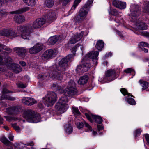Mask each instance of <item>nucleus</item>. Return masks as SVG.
<instances>
[{
  "label": "nucleus",
  "mask_w": 149,
  "mask_h": 149,
  "mask_svg": "<svg viewBox=\"0 0 149 149\" xmlns=\"http://www.w3.org/2000/svg\"><path fill=\"white\" fill-rule=\"evenodd\" d=\"M12 126L15 130L18 132H19L20 128L16 123L12 124Z\"/></svg>",
  "instance_id": "50"
},
{
  "label": "nucleus",
  "mask_w": 149,
  "mask_h": 149,
  "mask_svg": "<svg viewBox=\"0 0 149 149\" xmlns=\"http://www.w3.org/2000/svg\"><path fill=\"white\" fill-rule=\"evenodd\" d=\"M14 52L19 56L23 57L25 55L27 50L24 47H17L13 49Z\"/></svg>",
  "instance_id": "14"
},
{
  "label": "nucleus",
  "mask_w": 149,
  "mask_h": 149,
  "mask_svg": "<svg viewBox=\"0 0 149 149\" xmlns=\"http://www.w3.org/2000/svg\"><path fill=\"white\" fill-rule=\"evenodd\" d=\"M139 82L142 87V89L145 90L148 88V85L149 84V83L146 81L141 80H139Z\"/></svg>",
  "instance_id": "29"
},
{
  "label": "nucleus",
  "mask_w": 149,
  "mask_h": 149,
  "mask_svg": "<svg viewBox=\"0 0 149 149\" xmlns=\"http://www.w3.org/2000/svg\"><path fill=\"white\" fill-rule=\"evenodd\" d=\"M113 5L115 7L120 9H124L126 8V4L118 0H114L112 2Z\"/></svg>",
  "instance_id": "13"
},
{
  "label": "nucleus",
  "mask_w": 149,
  "mask_h": 149,
  "mask_svg": "<svg viewBox=\"0 0 149 149\" xmlns=\"http://www.w3.org/2000/svg\"><path fill=\"white\" fill-rule=\"evenodd\" d=\"M124 72L128 74L132 73V74H135V71L132 68H129L125 69L124 70Z\"/></svg>",
  "instance_id": "38"
},
{
  "label": "nucleus",
  "mask_w": 149,
  "mask_h": 149,
  "mask_svg": "<svg viewBox=\"0 0 149 149\" xmlns=\"http://www.w3.org/2000/svg\"><path fill=\"white\" fill-rule=\"evenodd\" d=\"M65 95L69 96H72L77 94V91L74 82L73 81L70 80L68 82V85L65 90L63 91Z\"/></svg>",
  "instance_id": "6"
},
{
  "label": "nucleus",
  "mask_w": 149,
  "mask_h": 149,
  "mask_svg": "<svg viewBox=\"0 0 149 149\" xmlns=\"http://www.w3.org/2000/svg\"><path fill=\"white\" fill-rule=\"evenodd\" d=\"M10 69L16 73H18L22 70L20 66L19 65L15 63H12L11 65Z\"/></svg>",
  "instance_id": "20"
},
{
  "label": "nucleus",
  "mask_w": 149,
  "mask_h": 149,
  "mask_svg": "<svg viewBox=\"0 0 149 149\" xmlns=\"http://www.w3.org/2000/svg\"><path fill=\"white\" fill-rule=\"evenodd\" d=\"M89 9L84 7H83L81 8L79 12V15L81 17H84L88 13V11Z\"/></svg>",
  "instance_id": "25"
},
{
  "label": "nucleus",
  "mask_w": 149,
  "mask_h": 149,
  "mask_svg": "<svg viewBox=\"0 0 149 149\" xmlns=\"http://www.w3.org/2000/svg\"><path fill=\"white\" fill-rule=\"evenodd\" d=\"M84 124L85 127L88 128L89 130L91 129V127L88 123L85 122L84 123Z\"/></svg>",
  "instance_id": "64"
},
{
  "label": "nucleus",
  "mask_w": 149,
  "mask_h": 149,
  "mask_svg": "<svg viewBox=\"0 0 149 149\" xmlns=\"http://www.w3.org/2000/svg\"><path fill=\"white\" fill-rule=\"evenodd\" d=\"M85 116L86 117L87 119L91 122L92 123L93 121V120L92 119V116H94L95 115H93L92 114H88L87 113H85Z\"/></svg>",
  "instance_id": "43"
},
{
  "label": "nucleus",
  "mask_w": 149,
  "mask_h": 149,
  "mask_svg": "<svg viewBox=\"0 0 149 149\" xmlns=\"http://www.w3.org/2000/svg\"><path fill=\"white\" fill-rule=\"evenodd\" d=\"M130 14L132 21L137 22V20L140 14L141 10L139 5L136 4L131 5L130 7Z\"/></svg>",
  "instance_id": "5"
},
{
  "label": "nucleus",
  "mask_w": 149,
  "mask_h": 149,
  "mask_svg": "<svg viewBox=\"0 0 149 149\" xmlns=\"http://www.w3.org/2000/svg\"><path fill=\"white\" fill-rule=\"evenodd\" d=\"M84 126V124L82 123L79 122L77 123V126L78 128L81 129Z\"/></svg>",
  "instance_id": "57"
},
{
  "label": "nucleus",
  "mask_w": 149,
  "mask_h": 149,
  "mask_svg": "<svg viewBox=\"0 0 149 149\" xmlns=\"http://www.w3.org/2000/svg\"><path fill=\"white\" fill-rule=\"evenodd\" d=\"M79 45L78 44H77L75 45L74 47L72 49L71 52L73 53H74V52H75L76 51V49H77V47H78L79 46Z\"/></svg>",
  "instance_id": "56"
},
{
  "label": "nucleus",
  "mask_w": 149,
  "mask_h": 149,
  "mask_svg": "<svg viewBox=\"0 0 149 149\" xmlns=\"http://www.w3.org/2000/svg\"><path fill=\"white\" fill-rule=\"evenodd\" d=\"M73 55L70 54L65 58H63L59 62V65L54 66L52 70L50 73H46L44 74H40L38 75L39 79L45 80L47 79L50 77L52 79L61 80L63 78V74L66 68L68 67V63L71 61Z\"/></svg>",
  "instance_id": "1"
},
{
  "label": "nucleus",
  "mask_w": 149,
  "mask_h": 149,
  "mask_svg": "<svg viewBox=\"0 0 149 149\" xmlns=\"http://www.w3.org/2000/svg\"><path fill=\"white\" fill-rule=\"evenodd\" d=\"M111 13L112 15V18L114 17V16H117L119 15V13L117 10L116 9H113L111 11Z\"/></svg>",
  "instance_id": "32"
},
{
  "label": "nucleus",
  "mask_w": 149,
  "mask_h": 149,
  "mask_svg": "<svg viewBox=\"0 0 149 149\" xmlns=\"http://www.w3.org/2000/svg\"><path fill=\"white\" fill-rule=\"evenodd\" d=\"M34 144V143L33 141H31L29 142L26 143L25 145L28 146H33Z\"/></svg>",
  "instance_id": "63"
},
{
  "label": "nucleus",
  "mask_w": 149,
  "mask_h": 149,
  "mask_svg": "<svg viewBox=\"0 0 149 149\" xmlns=\"http://www.w3.org/2000/svg\"><path fill=\"white\" fill-rule=\"evenodd\" d=\"M93 1V0H88L83 6L89 9V8L92 6Z\"/></svg>",
  "instance_id": "35"
},
{
  "label": "nucleus",
  "mask_w": 149,
  "mask_h": 149,
  "mask_svg": "<svg viewBox=\"0 0 149 149\" xmlns=\"http://www.w3.org/2000/svg\"><path fill=\"white\" fill-rule=\"evenodd\" d=\"M139 46L141 47H149V44L144 42H141L139 44Z\"/></svg>",
  "instance_id": "47"
},
{
  "label": "nucleus",
  "mask_w": 149,
  "mask_h": 149,
  "mask_svg": "<svg viewBox=\"0 0 149 149\" xmlns=\"http://www.w3.org/2000/svg\"><path fill=\"white\" fill-rule=\"evenodd\" d=\"M13 93V91H9L6 88H4L2 91V93L3 94H5L8 93Z\"/></svg>",
  "instance_id": "52"
},
{
  "label": "nucleus",
  "mask_w": 149,
  "mask_h": 149,
  "mask_svg": "<svg viewBox=\"0 0 149 149\" xmlns=\"http://www.w3.org/2000/svg\"><path fill=\"white\" fill-rule=\"evenodd\" d=\"M72 111L74 115L79 116L81 114V113L77 107L72 106Z\"/></svg>",
  "instance_id": "33"
},
{
  "label": "nucleus",
  "mask_w": 149,
  "mask_h": 149,
  "mask_svg": "<svg viewBox=\"0 0 149 149\" xmlns=\"http://www.w3.org/2000/svg\"><path fill=\"white\" fill-rule=\"evenodd\" d=\"M57 52L56 49H49L45 51L43 54L42 58V59L47 60L54 57L57 54Z\"/></svg>",
  "instance_id": "9"
},
{
  "label": "nucleus",
  "mask_w": 149,
  "mask_h": 149,
  "mask_svg": "<svg viewBox=\"0 0 149 149\" xmlns=\"http://www.w3.org/2000/svg\"><path fill=\"white\" fill-rule=\"evenodd\" d=\"M99 52L97 51H93L87 54V56L90 58L92 59L94 64L96 65L97 63V56H98Z\"/></svg>",
  "instance_id": "15"
},
{
  "label": "nucleus",
  "mask_w": 149,
  "mask_h": 149,
  "mask_svg": "<svg viewBox=\"0 0 149 149\" xmlns=\"http://www.w3.org/2000/svg\"><path fill=\"white\" fill-rule=\"evenodd\" d=\"M139 28L142 30H146L147 29V26L146 24L143 22H140L138 23Z\"/></svg>",
  "instance_id": "37"
},
{
  "label": "nucleus",
  "mask_w": 149,
  "mask_h": 149,
  "mask_svg": "<svg viewBox=\"0 0 149 149\" xmlns=\"http://www.w3.org/2000/svg\"><path fill=\"white\" fill-rule=\"evenodd\" d=\"M145 137L148 144L149 145V135L146 134H145Z\"/></svg>",
  "instance_id": "60"
},
{
  "label": "nucleus",
  "mask_w": 149,
  "mask_h": 149,
  "mask_svg": "<svg viewBox=\"0 0 149 149\" xmlns=\"http://www.w3.org/2000/svg\"><path fill=\"white\" fill-rule=\"evenodd\" d=\"M116 72L114 70L109 69L105 72L104 79L109 82L111 81L116 78Z\"/></svg>",
  "instance_id": "8"
},
{
  "label": "nucleus",
  "mask_w": 149,
  "mask_h": 149,
  "mask_svg": "<svg viewBox=\"0 0 149 149\" xmlns=\"http://www.w3.org/2000/svg\"><path fill=\"white\" fill-rule=\"evenodd\" d=\"M6 110L9 114L13 115H16L19 112V109L15 106L7 108Z\"/></svg>",
  "instance_id": "18"
},
{
  "label": "nucleus",
  "mask_w": 149,
  "mask_h": 149,
  "mask_svg": "<svg viewBox=\"0 0 149 149\" xmlns=\"http://www.w3.org/2000/svg\"><path fill=\"white\" fill-rule=\"evenodd\" d=\"M25 3L29 6H34L36 4L35 0H23Z\"/></svg>",
  "instance_id": "27"
},
{
  "label": "nucleus",
  "mask_w": 149,
  "mask_h": 149,
  "mask_svg": "<svg viewBox=\"0 0 149 149\" xmlns=\"http://www.w3.org/2000/svg\"><path fill=\"white\" fill-rule=\"evenodd\" d=\"M45 5L48 8L52 7L54 5V1L52 0H46L45 2Z\"/></svg>",
  "instance_id": "36"
},
{
  "label": "nucleus",
  "mask_w": 149,
  "mask_h": 149,
  "mask_svg": "<svg viewBox=\"0 0 149 149\" xmlns=\"http://www.w3.org/2000/svg\"><path fill=\"white\" fill-rule=\"evenodd\" d=\"M16 147L19 149H22L24 147V144L22 143H17L16 144Z\"/></svg>",
  "instance_id": "51"
},
{
  "label": "nucleus",
  "mask_w": 149,
  "mask_h": 149,
  "mask_svg": "<svg viewBox=\"0 0 149 149\" xmlns=\"http://www.w3.org/2000/svg\"><path fill=\"white\" fill-rule=\"evenodd\" d=\"M8 34V36H11L13 37H16L18 36L12 30H9Z\"/></svg>",
  "instance_id": "39"
},
{
  "label": "nucleus",
  "mask_w": 149,
  "mask_h": 149,
  "mask_svg": "<svg viewBox=\"0 0 149 149\" xmlns=\"http://www.w3.org/2000/svg\"><path fill=\"white\" fill-rule=\"evenodd\" d=\"M45 22V20L43 18L37 19L33 23L32 26L29 25L26 26H20L17 27V29L20 31L22 33L21 37L24 39H28L30 36L31 30L38 28L42 26Z\"/></svg>",
  "instance_id": "2"
},
{
  "label": "nucleus",
  "mask_w": 149,
  "mask_h": 149,
  "mask_svg": "<svg viewBox=\"0 0 149 149\" xmlns=\"http://www.w3.org/2000/svg\"><path fill=\"white\" fill-rule=\"evenodd\" d=\"M84 34V32L82 31L79 33H77L74 35L71 38L68 43L69 44L70 43L74 44L77 43L81 39Z\"/></svg>",
  "instance_id": "10"
},
{
  "label": "nucleus",
  "mask_w": 149,
  "mask_h": 149,
  "mask_svg": "<svg viewBox=\"0 0 149 149\" xmlns=\"http://www.w3.org/2000/svg\"><path fill=\"white\" fill-rule=\"evenodd\" d=\"M4 64L3 61L2 55L0 56V65H3ZM1 70V68H0V71Z\"/></svg>",
  "instance_id": "58"
},
{
  "label": "nucleus",
  "mask_w": 149,
  "mask_h": 149,
  "mask_svg": "<svg viewBox=\"0 0 149 149\" xmlns=\"http://www.w3.org/2000/svg\"><path fill=\"white\" fill-rule=\"evenodd\" d=\"M8 30L4 29L0 31V34L3 36H8Z\"/></svg>",
  "instance_id": "42"
},
{
  "label": "nucleus",
  "mask_w": 149,
  "mask_h": 149,
  "mask_svg": "<svg viewBox=\"0 0 149 149\" xmlns=\"http://www.w3.org/2000/svg\"><path fill=\"white\" fill-rule=\"evenodd\" d=\"M127 101L129 104L131 105H134L136 104L135 100L132 98H127Z\"/></svg>",
  "instance_id": "40"
},
{
  "label": "nucleus",
  "mask_w": 149,
  "mask_h": 149,
  "mask_svg": "<svg viewBox=\"0 0 149 149\" xmlns=\"http://www.w3.org/2000/svg\"><path fill=\"white\" fill-rule=\"evenodd\" d=\"M117 34L122 38H123L124 37L123 35L122 32L117 31H116Z\"/></svg>",
  "instance_id": "59"
},
{
  "label": "nucleus",
  "mask_w": 149,
  "mask_h": 149,
  "mask_svg": "<svg viewBox=\"0 0 149 149\" xmlns=\"http://www.w3.org/2000/svg\"><path fill=\"white\" fill-rule=\"evenodd\" d=\"M43 49V45L41 43H37L29 49V52L31 54H36Z\"/></svg>",
  "instance_id": "11"
},
{
  "label": "nucleus",
  "mask_w": 149,
  "mask_h": 149,
  "mask_svg": "<svg viewBox=\"0 0 149 149\" xmlns=\"http://www.w3.org/2000/svg\"><path fill=\"white\" fill-rule=\"evenodd\" d=\"M88 79L87 75H84L81 77L78 81V83L80 85H83L87 83Z\"/></svg>",
  "instance_id": "24"
},
{
  "label": "nucleus",
  "mask_w": 149,
  "mask_h": 149,
  "mask_svg": "<svg viewBox=\"0 0 149 149\" xmlns=\"http://www.w3.org/2000/svg\"><path fill=\"white\" fill-rule=\"evenodd\" d=\"M30 9V8L29 7H25L19 9L17 10L11 12L10 13L12 14H21L28 11Z\"/></svg>",
  "instance_id": "21"
},
{
  "label": "nucleus",
  "mask_w": 149,
  "mask_h": 149,
  "mask_svg": "<svg viewBox=\"0 0 149 149\" xmlns=\"http://www.w3.org/2000/svg\"><path fill=\"white\" fill-rule=\"evenodd\" d=\"M104 46V42L103 40H99L97 42L95 47L98 50L101 51Z\"/></svg>",
  "instance_id": "26"
},
{
  "label": "nucleus",
  "mask_w": 149,
  "mask_h": 149,
  "mask_svg": "<svg viewBox=\"0 0 149 149\" xmlns=\"http://www.w3.org/2000/svg\"><path fill=\"white\" fill-rule=\"evenodd\" d=\"M17 84L18 87L22 88H24L27 86L26 84H23L21 82L18 83Z\"/></svg>",
  "instance_id": "49"
},
{
  "label": "nucleus",
  "mask_w": 149,
  "mask_h": 149,
  "mask_svg": "<svg viewBox=\"0 0 149 149\" xmlns=\"http://www.w3.org/2000/svg\"><path fill=\"white\" fill-rule=\"evenodd\" d=\"M11 49L3 44H0V54L4 55L8 54L11 52Z\"/></svg>",
  "instance_id": "17"
},
{
  "label": "nucleus",
  "mask_w": 149,
  "mask_h": 149,
  "mask_svg": "<svg viewBox=\"0 0 149 149\" xmlns=\"http://www.w3.org/2000/svg\"><path fill=\"white\" fill-rule=\"evenodd\" d=\"M50 40L52 44L56 43L58 40L56 38L55 36H54L51 38L50 39Z\"/></svg>",
  "instance_id": "54"
},
{
  "label": "nucleus",
  "mask_w": 149,
  "mask_h": 149,
  "mask_svg": "<svg viewBox=\"0 0 149 149\" xmlns=\"http://www.w3.org/2000/svg\"><path fill=\"white\" fill-rule=\"evenodd\" d=\"M5 117L6 120L8 121H10L14 119V118L11 116H5Z\"/></svg>",
  "instance_id": "55"
},
{
  "label": "nucleus",
  "mask_w": 149,
  "mask_h": 149,
  "mask_svg": "<svg viewBox=\"0 0 149 149\" xmlns=\"http://www.w3.org/2000/svg\"><path fill=\"white\" fill-rule=\"evenodd\" d=\"M142 35L144 36L149 37V32H142Z\"/></svg>",
  "instance_id": "62"
},
{
  "label": "nucleus",
  "mask_w": 149,
  "mask_h": 149,
  "mask_svg": "<svg viewBox=\"0 0 149 149\" xmlns=\"http://www.w3.org/2000/svg\"><path fill=\"white\" fill-rule=\"evenodd\" d=\"M120 91L124 95H127L128 96H130L132 97H134L132 94L128 92L127 91L125 88H122L120 90Z\"/></svg>",
  "instance_id": "31"
},
{
  "label": "nucleus",
  "mask_w": 149,
  "mask_h": 149,
  "mask_svg": "<svg viewBox=\"0 0 149 149\" xmlns=\"http://www.w3.org/2000/svg\"><path fill=\"white\" fill-rule=\"evenodd\" d=\"M112 18L115 22L118 24V25L120 24L124 25L125 24V22L121 18L120 15L117 16H114V17Z\"/></svg>",
  "instance_id": "23"
},
{
  "label": "nucleus",
  "mask_w": 149,
  "mask_h": 149,
  "mask_svg": "<svg viewBox=\"0 0 149 149\" xmlns=\"http://www.w3.org/2000/svg\"><path fill=\"white\" fill-rule=\"evenodd\" d=\"M143 11L147 13H149V2L145 3L143 7Z\"/></svg>",
  "instance_id": "34"
},
{
  "label": "nucleus",
  "mask_w": 149,
  "mask_h": 149,
  "mask_svg": "<svg viewBox=\"0 0 149 149\" xmlns=\"http://www.w3.org/2000/svg\"><path fill=\"white\" fill-rule=\"evenodd\" d=\"M142 132V130L140 128L137 129L135 130L134 132V134L136 137L139 136L141 132Z\"/></svg>",
  "instance_id": "48"
},
{
  "label": "nucleus",
  "mask_w": 149,
  "mask_h": 149,
  "mask_svg": "<svg viewBox=\"0 0 149 149\" xmlns=\"http://www.w3.org/2000/svg\"><path fill=\"white\" fill-rule=\"evenodd\" d=\"M0 106H1V107H5L7 106V104L5 102L1 101L0 102Z\"/></svg>",
  "instance_id": "61"
},
{
  "label": "nucleus",
  "mask_w": 149,
  "mask_h": 149,
  "mask_svg": "<svg viewBox=\"0 0 149 149\" xmlns=\"http://www.w3.org/2000/svg\"><path fill=\"white\" fill-rule=\"evenodd\" d=\"M56 100V94L54 92H52L48 93L44 103L45 104L47 107L51 106Z\"/></svg>",
  "instance_id": "7"
},
{
  "label": "nucleus",
  "mask_w": 149,
  "mask_h": 149,
  "mask_svg": "<svg viewBox=\"0 0 149 149\" xmlns=\"http://www.w3.org/2000/svg\"><path fill=\"white\" fill-rule=\"evenodd\" d=\"M81 0H75L74 1V4L72 7L71 9H75Z\"/></svg>",
  "instance_id": "44"
},
{
  "label": "nucleus",
  "mask_w": 149,
  "mask_h": 149,
  "mask_svg": "<svg viewBox=\"0 0 149 149\" xmlns=\"http://www.w3.org/2000/svg\"><path fill=\"white\" fill-rule=\"evenodd\" d=\"M14 19L16 22L18 23H21L24 22L25 20L24 16L19 15H15L14 17Z\"/></svg>",
  "instance_id": "22"
},
{
  "label": "nucleus",
  "mask_w": 149,
  "mask_h": 149,
  "mask_svg": "<svg viewBox=\"0 0 149 149\" xmlns=\"http://www.w3.org/2000/svg\"><path fill=\"white\" fill-rule=\"evenodd\" d=\"M23 116L28 122L31 123H37L41 119L40 116L38 114H36L34 111L32 110L25 111Z\"/></svg>",
  "instance_id": "3"
},
{
  "label": "nucleus",
  "mask_w": 149,
  "mask_h": 149,
  "mask_svg": "<svg viewBox=\"0 0 149 149\" xmlns=\"http://www.w3.org/2000/svg\"><path fill=\"white\" fill-rule=\"evenodd\" d=\"M92 118L95 120L96 123L99 124L101 123L103 121L102 118L98 116H93Z\"/></svg>",
  "instance_id": "30"
},
{
  "label": "nucleus",
  "mask_w": 149,
  "mask_h": 149,
  "mask_svg": "<svg viewBox=\"0 0 149 149\" xmlns=\"http://www.w3.org/2000/svg\"><path fill=\"white\" fill-rule=\"evenodd\" d=\"M90 65L88 63H84L82 65H78L77 68V69L81 70L83 72H86L88 70L89 68Z\"/></svg>",
  "instance_id": "19"
},
{
  "label": "nucleus",
  "mask_w": 149,
  "mask_h": 149,
  "mask_svg": "<svg viewBox=\"0 0 149 149\" xmlns=\"http://www.w3.org/2000/svg\"><path fill=\"white\" fill-rule=\"evenodd\" d=\"M56 13L54 11H51L48 12L45 15V18L47 21L51 23L56 19Z\"/></svg>",
  "instance_id": "12"
},
{
  "label": "nucleus",
  "mask_w": 149,
  "mask_h": 149,
  "mask_svg": "<svg viewBox=\"0 0 149 149\" xmlns=\"http://www.w3.org/2000/svg\"><path fill=\"white\" fill-rule=\"evenodd\" d=\"M22 103L25 105L31 106L37 103L35 100L31 97H24L22 100Z\"/></svg>",
  "instance_id": "16"
},
{
  "label": "nucleus",
  "mask_w": 149,
  "mask_h": 149,
  "mask_svg": "<svg viewBox=\"0 0 149 149\" xmlns=\"http://www.w3.org/2000/svg\"><path fill=\"white\" fill-rule=\"evenodd\" d=\"M7 14V12H6L5 10L0 9V18H1Z\"/></svg>",
  "instance_id": "45"
},
{
  "label": "nucleus",
  "mask_w": 149,
  "mask_h": 149,
  "mask_svg": "<svg viewBox=\"0 0 149 149\" xmlns=\"http://www.w3.org/2000/svg\"><path fill=\"white\" fill-rule=\"evenodd\" d=\"M68 102L67 96L61 97L55 106V108L58 111H60V113H64L69 107V106L67 103Z\"/></svg>",
  "instance_id": "4"
},
{
  "label": "nucleus",
  "mask_w": 149,
  "mask_h": 149,
  "mask_svg": "<svg viewBox=\"0 0 149 149\" xmlns=\"http://www.w3.org/2000/svg\"><path fill=\"white\" fill-rule=\"evenodd\" d=\"M65 132L68 134H71L73 131V129L72 126L69 124H67L65 125Z\"/></svg>",
  "instance_id": "28"
},
{
  "label": "nucleus",
  "mask_w": 149,
  "mask_h": 149,
  "mask_svg": "<svg viewBox=\"0 0 149 149\" xmlns=\"http://www.w3.org/2000/svg\"><path fill=\"white\" fill-rule=\"evenodd\" d=\"M6 99L10 100V101H14L15 100V97H12L10 96L6 95L5 97Z\"/></svg>",
  "instance_id": "53"
},
{
  "label": "nucleus",
  "mask_w": 149,
  "mask_h": 149,
  "mask_svg": "<svg viewBox=\"0 0 149 149\" xmlns=\"http://www.w3.org/2000/svg\"><path fill=\"white\" fill-rule=\"evenodd\" d=\"M71 0H60V1L62 4L63 6H65L68 3H69Z\"/></svg>",
  "instance_id": "46"
},
{
  "label": "nucleus",
  "mask_w": 149,
  "mask_h": 149,
  "mask_svg": "<svg viewBox=\"0 0 149 149\" xmlns=\"http://www.w3.org/2000/svg\"><path fill=\"white\" fill-rule=\"evenodd\" d=\"M1 141L4 144L6 145H8L11 143V142L9 141L4 137L1 138Z\"/></svg>",
  "instance_id": "41"
}]
</instances>
